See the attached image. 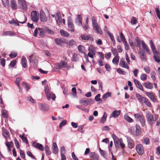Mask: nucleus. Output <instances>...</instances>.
Listing matches in <instances>:
<instances>
[{
  "label": "nucleus",
  "instance_id": "nucleus-49",
  "mask_svg": "<svg viewBox=\"0 0 160 160\" xmlns=\"http://www.w3.org/2000/svg\"><path fill=\"white\" fill-rule=\"evenodd\" d=\"M55 19L56 22L58 24H60L62 23V19L61 16L59 17H56Z\"/></svg>",
  "mask_w": 160,
  "mask_h": 160
},
{
  "label": "nucleus",
  "instance_id": "nucleus-14",
  "mask_svg": "<svg viewBox=\"0 0 160 160\" xmlns=\"http://www.w3.org/2000/svg\"><path fill=\"white\" fill-rule=\"evenodd\" d=\"M26 21V20H25L24 22H20L18 21V20H15L14 19H12V20L10 21H9L8 22L9 23L11 24H14L17 26H19V23H22V24H23L25 23Z\"/></svg>",
  "mask_w": 160,
  "mask_h": 160
},
{
  "label": "nucleus",
  "instance_id": "nucleus-47",
  "mask_svg": "<svg viewBox=\"0 0 160 160\" xmlns=\"http://www.w3.org/2000/svg\"><path fill=\"white\" fill-rule=\"evenodd\" d=\"M45 32H47L48 34L51 35H53L54 34L53 31L52 30L50 29L47 27H45Z\"/></svg>",
  "mask_w": 160,
  "mask_h": 160
},
{
  "label": "nucleus",
  "instance_id": "nucleus-55",
  "mask_svg": "<svg viewBox=\"0 0 160 160\" xmlns=\"http://www.w3.org/2000/svg\"><path fill=\"white\" fill-rule=\"evenodd\" d=\"M149 43L152 50H156V48L152 41V40H150Z\"/></svg>",
  "mask_w": 160,
  "mask_h": 160
},
{
  "label": "nucleus",
  "instance_id": "nucleus-61",
  "mask_svg": "<svg viewBox=\"0 0 160 160\" xmlns=\"http://www.w3.org/2000/svg\"><path fill=\"white\" fill-rule=\"evenodd\" d=\"M67 122V120H63L59 124V128H61L62 126L65 125Z\"/></svg>",
  "mask_w": 160,
  "mask_h": 160
},
{
  "label": "nucleus",
  "instance_id": "nucleus-29",
  "mask_svg": "<svg viewBox=\"0 0 160 160\" xmlns=\"http://www.w3.org/2000/svg\"><path fill=\"white\" fill-rule=\"evenodd\" d=\"M39 32V35L40 37L41 38H43L44 37L45 35V27L44 28H38Z\"/></svg>",
  "mask_w": 160,
  "mask_h": 160
},
{
  "label": "nucleus",
  "instance_id": "nucleus-27",
  "mask_svg": "<svg viewBox=\"0 0 160 160\" xmlns=\"http://www.w3.org/2000/svg\"><path fill=\"white\" fill-rule=\"evenodd\" d=\"M54 41L55 43L58 45H61L63 43H67L62 39L61 38H56Z\"/></svg>",
  "mask_w": 160,
  "mask_h": 160
},
{
  "label": "nucleus",
  "instance_id": "nucleus-13",
  "mask_svg": "<svg viewBox=\"0 0 160 160\" xmlns=\"http://www.w3.org/2000/svg\"><path fill=\"white\" fill-rule=\"evenodd\" d=\"M142 42V41H141L138 37H136L134 40V43L135 46L137 48L140 47Z\"/></svg>",
  "mask_w": 160,
  "mask_h": 160
},
{
  "label": "nucleus",
  "instance_id": "nucleus-5",
  "mask_svg": "<svg viewBox=\"0 0 160 160\" xmlns=\"http://www.w3.org/2000/svg\"><path fill=\"white\" fill-rule=\"evenodd\" d=\"M31 16L32 21L34 22H37L39 17V14L38 12L36 11H32L31 12Z\"/></svg>",
  "mask_w": 160,
  "mask_h": 160
},
{
  "label": "nucleus",
  "instance_id": "nucleus-57",
  "mask_svg": "<svg viewBox=\"0 0 160 160\" xmlns=\"http://www.w3.org/2000/svg\"><path fill=\"white\" fill-rule=\"evenodd\" d=\"M72 61L76 62L78 60L77 58V55L76 54H74L71 59Z\"/></svg>",
  "mask_w": 160,
  "mask_h": 160
},
{
  "label": "nucleus",
  "instance_id": "nucleus-46",
  "mask_svg": "<svg viewBox=\"0 0 160 160\" xmlns=\"http://www.w3.org/2000/svg\"><path fill=\"white\" fill-rule=\"evenodd\" d=\"M16 61L15 60L12 61L8 65L9 68H13L16 65Z\"/></svg>",
  "mask_w": 160,
  "mask_h": 160
},
{
  "label": "nucleus",
  "instance_id": "nucleus-38",
  "mask_svg": "<svg viewBox=\"0 0 160 160\" xmlns=\"http://www.w3.org/2000/svg\"><path fill=\"white\" fill-rule=\"evenodd\" d=\"M24 135L25 134L23 133L22 135H20L19 136L22 139L23 142L26 144H28V140L26 137L24 136Z\"/></svg>",
  "mask_w": 160,
  "mask_h": 160
},
{
  "label": "nucleus",
  "instance_id": "nucleus-19",
  "mask_svg": "<svg viewBox=\"0 0 160 160\" xmlns=\"http://www.w3.org/2000/svg\"><path fill=\"white\" fill-rule=\"evenodd\" d=\"M10 3V6L12 9L13 10H16L18 6L16 0H11Z\"/></svg>",
  "mask_w": 160,
  "mask_h": 160
},
{
  "label": "nucleus",
  "instance_id": "nucleus-10",
  "mask_svg": "<svg viewBox=\"0 0 160 160\" xmlns=\"http://www.w3.org/2000/svg\"><path fill=\"white\" fill-rule=\"evenodd\" d=\"M40 19L41 22H45L47 20V18L44 11L41 9L40 12Z\"/></svg>",
  "mask_w": 160,
  "mask_h": 160
},
{
  "label": "nucleus",
  "instance_id": "nucleus-51",
  "mask_svg": "<svg viewBox=\"0 0 160 160\" xmlns=\"http://www.w3.org/2000/svg\"><path fill=\"white\" fill-rule=\"evenodd\" d=\"M117 72L118 73L122 74V75H125L126 74V72L123 71L122 70V69L120 68H118L117 69Z\"/></svg>",
  "mask_w": 160,
  "mask_h": 160
},
{
  "label": "nucleus",
  "instance_id": "nucleus-45",
  "mask_svg": "<svg viewBox=\"0 0 160 160\" xmlns=\"http://www.w3.org/2000/svg\"><path fill=\"white\" fill-rule=\"evenodd\" d=\"M140 78L143 81H146L147 78V74L145 73L142 74L140 75Z\"/></svg>",
  "mask_w": 160,
  "mask_h": 160
},
{
  "label": "nucleus",
  "instance_id": "nucleus-4",
  "mask_svg": "<svg viewBox=\"0 0 160 160\" xmlns=\"http://www.w3.org/2000/svg\"><path fill=\"white\" fill-rule=\"evenodd\" d=\"M93 100L92 99H88L86 98H83L79 100V103L82 105L85 106L90 105L93 103Z\"/></svg>",
  "mask_w": 160,
  "mask_h": 160
},
{
  "label": "nucleus",
  "instance_id": "nucleus-7",
  "mask_svg": "<svg viewBox=\"0 0 160 160\" xmlns=\"http://www.w3.org/2000/svg\"><path fill=\"white\" fill-rule=\"evenodd\" d=\"M128 143V147L130 149L133 148L135 146V143L134 141L131 138L128 136H126Z\"/></svg>",
  "mask_w": 160,
  "mask_h": 160
},
{
  "label": "nucleus",
  "instance_id": "nucleus-36",
  "mask_svg": "<svg viewBox=\"0 0 160 160\" xmlns=\"http://www.w3.org/2000/svg\"><path fill=\"white\" fill-rule=\"evenodd\" d=\"M111 93L110 92H108L106 93L105 94L103 95L102 98L104 100H106V99L109 97H111Z\"/></svg>",
  "mask_w": 160,
  "mask_h": 160
},
{
  "label": "nucleus",
  "instance_id": "nucleus-64",
  "mask_svg": "<svg viewBox=\"0 0 160 160\" xmlns=\"http://www.w3.org/2000/svg\"><path fill=\"white\" fill-rule=\"evenodd\" d=\"M143 142L144 144L146 145L150 143L149 139L148 138H145L143 140Z\"/></svg>",
  "mask_w": 160,
  "mask_h": 160
},
{
  "label": "nucleus",
  "instance_id": "nucleus-22",
  "mask_svg": "<svg viewBox=\"0 0 160 160\" xmlns=\"http://www.w3.org/2000/svg\"><path fill=\"white\" fill-rule=\"evenodd\" d=\"M136 97L137 98L138 100L142 103L143 104L146 98L143 97L141 95L136 94Z\"/></svg>",
  "mask_w": 160,
  "mask_h": 160
},
{
  "label": "nucleus",
  "instance_id": "nucleus-20",
  "mask_svg": "<svg viewBox=\"0 0 160 160\" xmlns=\"http://www.w3.org/2000/svg\"><path fill=\"white\" fill-rule=\"evenodd\" d=\"M81 37L83 40H89L91 41L93 40V38L92 37L86 34L82 35H81Z\"/></svg>",
  "mask_w": 160,
  "mask_h": 160
},
{
  "label": "nucleus",
  "instance_id": "nucleus-35",
  "mask_svg": "<svg viewBox=\"0 0 160 160\" xmlns=\"http://www.w3.org/2000/svg\"><path fill=\"white\" fill-rule=\"evenodd\" d=\"M2 113V116L4 118H8V111L2 109L1 111Z\"/></svg>",
  "mask_w": 160,
  "mask_h": 160
},
{
  "label": "nucleus",
  "instance_id": "nucleus-28",
  "mask_svg": "<svg viewBox=\"0 0 160 160\" xmlns=\"http://www.w3.org/2000/svg\"><path fill=\"white\" fill-rule=\"evenodd\" d=\"M154 55V58L155 61L158 63L160 62V59L159 57L158 56V52L157 51H153Z\"/></svg>",
  "mask_w": 160,
  "mask_h": 160
},
{
  "label": "nucleus",
  "instance_id": "nucleus-39",
  "mask_svg": "<svg viewBox=\"0 0 160 160\" xmlns=\"http://www.w3.org/2000/svg\"><path fill=\"white\" fill-rule=\"evenodd\" d=\"M107 114L105 112L104 113L103 116L102 118V119L101 121V122L102 123H104L106 121L107 117Z\"/></svg>",
  "mask_w": 160,
  "mask_h": 160
},
{
  "label": "nucleus",
  "instance_id": "nucleus-60",
  "mask_svg": "<svg viewBox=\"0 0 160 160\" xmlns=\"http://www.w3.org/2000/svg\"><path fill=\"white\" fill-rule=\"evenodd\" d=\"M17 55V53L14 52H12L10 54H9V57L12 58H14L16 57Z\"/></svg>",
  "mask_w": 160,
  "mask_h": 160
},
{
  "label": "nucleus",
  "instance_id": "nucleus-50",
  "mask_svg": "<svg viewBox=\"0 0 160 160\" xmlns=\"http://www.w3.org/2000/svg\"><path fill=\"white\" fill-rule=\"evenodd\" d=\"M141 44L142 45V47L144 50H148V46L143 41H142V42Z\"/></svg>",
  "mask_w": 160,
  "mask_h": 160
},
{
  "label": "nucleus",
  "instance_id": "nucleus-31",
  "mask_svg": "<svg viewBox=\"0 0 160 160\" xmlns=\"http://www.w3.org/2000/svg\"><path fill=\"white\" fill-rule=\"evenodd\" d=\"M21 64L22 66L24 68H26L27 67V60L26 59L23 57H22V58L21 61Z\"/></svg>",
  "mask_w": 160,
  "mask_h": 160
},
{
  "label": "nucleus",
  "instance_id": "nucleus-42",
  "mask_svg": "<svg viewBox=\"0 0 160 160\" xmlns=\"http://www.w3.org/2000/svg\"><path fill=\"white\" fill-rule=\"evenodd\" d=\"M44 91L46 95H47L48 97L49 98V93L51 92H50L49 88L48 86H45Z\"/></svg>",
  "mask_w": 160,
  "mask_h": 160
},
{
  "label": "nucleus",
  "instance_id": "nucleus-44",
  "mask_svg": "<svg viewBox=\"0 0 160 160\" xmlns=\"http://www.w3.org/2000/svg\"><path fill=\"white\" fill-rule=\"evenodd\" d=\"M45 152L47 155H49L51 154V151L49 150V147L47 145H46L45 147Z\"/></svg>",
  "mask_w": 160,
  "mask_h": 160
},
{
  "label": "nucleus",
  "instance_id": "nucleus-62",
  "mask_svg": "<svg viewBox=\"0 0 160 160\" xmlns=\"http://www.w3.org/2000/svg\"><path fill=\"white\" fill-rule=\"evenodd\" d=\"M27 155L32 159H36L32 155L31 152L30 151H28L26 152Z\"/></svg>",
  "mask_w": 160,
  "mask_h": 160
},
{
  "label": "nucleus",
  "instance_id": "nucleus-32",
  "mask_svg": "<svg viewBox=\"0 0 160 160\" xmlns=\"http://www.w3.org/2000/svg\"><path fill=\"white\" fill-rule=\"evenodd\" d=\"M2 4L4 7L8 8L9 6V0H2Z\"/></svg>",
  "mask_w": 160,
  "mask_h": 160
},
{
  "label": "nucleus",
  "instance_id": "nucleus-1",
  "mask_svg": "<svg viewBox=\"0 0 160 160\" xmlns=\"http://www.w3.org/2000/svg\"><path fill=\"white\" fill-rule=\"evenodd\" d=\"M92 22L94 31L96 33L102 35L103 34L100 25L97 23L95 17L93 16L92 17Z\"/></svg>",
  "mask_w": 160,
  "mask_h": 160
},
{
  "label": "nucleus",
  "instance_id": "nucleus-17",
  "mask_svg": "<svg viewBox=\"0 0 160 160\" xmlns=\"http://www.w3.org/2000/svg\"><path fill=\"white\" fill-rule=\"evenodd\" d=\"M89 156L92 160H98L99 157L97 154L94 152H91Z\"/></svg>",
  "mask_w": 160,
  "mask_h": 160
},
{
  "label": "nucleus",
  "instance_id": "nucleus-24",
  "mask_svg": "<svg viewBox=\"0 0 160 160\" xmlns=\"http://www.w3.org/2000/svg\"><path fill=\"white\" fill-rule=\"evenodd\" d=\"M49 98H48L47 95H46L47 99L48 101L49 100L51 99H52L53 101H55V98H56V96L55 94L54 93L52 92H51L49 93Z\"/></svg>",
  "mask_w": 160,
  "mask_h": 160
},
{
  "label": "nucleus",
  "instance_id": "nucleus-21",
  "mask_svg": "<svg viewBox=\"0 0 160 160\" xmlns=\"http://www.w3.org/2000/svg\"><path fill=\"white\" fill-rule=\"evenodd\" d=\"M121 113L120 110H114L110 115L111 117L116 118L119 116Z\"/></svg>",
  "mask_w": 160,
  "mask_h": 160
},
{
  "label": "nucleus",
  "instance_id": "nucleus-2",
  "mask_svg": "<svg viewBox=\"0 0 160 160\" xmlns=\"http://www.w3.org/2000/svg\"><path fill=\"white\" fill-rule=\"evenodd\" d=\"M158 115L156 114H152L151 112H148L146 114V118L147 121L150 125H152L154 122L156 121L158 118Z\"/></svg>",
  "mask_w": 160,
  "mask_h": 160
},
{
  "label": "nucleus",
  "instance_id": "nucleus-8",
  "mask_svg": "<svg viewBox=\"0 0 160 160\" xmlns=\"http://www.w3.org/2000/svg\"><path fill=\"white\" fill-rule=\"evenodd\" d=\"M136 148L137 152L139 155H142L144 153V150L142 144H137Z\"/></svg>",
  "mask_w": 160,
  "mask_h": 160
},
{
  "label": "nucleus",
  "instance_id": "nucleus-56",
  "mask_svg": "<svg viewBox=\"0 0 160 160\" xmlns=\"http://www.w3.org/2000/svg\"><path fill=\"white\" fill-rule=\"evenodd\" d=\"M27 98L28 100L33 103H36L35 100L33 99L31 96L28 97Z\"/></svg>",
  "mask_w": 160,
  "mask_h": 160
},
{
  "label": "nucleus",
  "instance_id": "nucleus-23",
  "mask_svg": "<svg viewBox=\"0 0 160 160\" xmlns=\"http://www.w3.org/2000/svg\"><path fill=\"white\" fill-rule=\"evenodd\" d=\"M146 95L153 102L156 101V99L153 95V93L152 92H146Z\"/></svg>",
  "mask_w": 160,
  "mask_h": 160
},
{
  "label": "nucleus",
  "instance_id": "nucleus-11",
  "mask_svg": "<svg viewBox=\"0 0 160 160\" xmlns=\"http://www.w3.org/2000/svg\"><path fill=\"white\" fill-rule=\"evenodd\" d=\"M32 146L34 148H38L41 151L44 150V148L42 145L41 144L34 142L32 144Z\"/></svg>",
  "mask_w": 160,
  "mask_h": 160
},
{
  "label": "nucleus",
  "instance_id": "nucleus-59",
  "mask_svg": "<svg viewBox=\"0 0 160 160\" xmlns=\"http://www.w3.org/2000/svg\"><path fill=\"white\" fill-rule=\"evenodd\" d=\"M60 64L61 65V67L62 68H66L67 66V62L63 61H61Z\"/></svg>",
  "mask_w": 160,
  "mask_h": 160
},
{
  "label": "nucleus",
  "instance_id": "nucleus-37",
  "mask_svg": "<svg viewBox=\"0 0 160 160\" xmlns=\"http://www.w3.org/2000/svg\"><path fill=\"white\" fill-rule=\"evenodd\" d=\"M125 119L129 122L131 123L133 122V120L128 115L125 114L124 116Z\"/></svg>",
  "mask_w": 160,
  "mask_h": 160
},
{
  "label": "nucleus",
  "instance_id": "nucleus-9",
  "mask_svg": "<svg viewBox=\"0 0 160 160\" xmlns=\"http://www.w3.org/2000/svg\"><path fill=\"white\" fill-rule=\"evenodd\" d=\"M33 56V55H31L28 58L29 62L30 63L32 62V63L33 64L34 67L36 68L38 66V60L37 58H35L33 59V60H32Z\"/></svg>",
  "mask_w": 160,
  "mask_h": 160
},
{
  "label": "nucleus",
  "instance_id": "nucleus-18",
  "mask_svg": "<svg viewBox=\"0 0 160 160\" xmlns=\"http://www.w3.org/2000/svg\"><path fill=\"white\" fill-rule=\"evenodd\" d=\"M52 152L55 154H57L58 152V149L56 142L53 143L52 146Z\"/></svg>",
  "mask_w": 160,
  "mask_h": 160
},
{
  "label": "nucleus",
  "instance_id": "nucleus-58",
  "mask_svg": "<svg viewBox=\"0 0 160 160\" xmlns=\"http://www.w3.org/2000/svg\"><path fill=\"white\" fill-rule=\"evenodd\" d=\"M112 62L113 63L118 64L119 62V58L118 57H115L113 59Z\"/></svg>",
  "mask_w": 160,
  "mask_h": 160
},
{
  "label": "nucleus",
  "instance_id": "nucleus-6",
  "mask_svg": "<svg viewBox=\"0 0 160 160\" xmlns=\"http://www.w3.org/2000/svg\"><path fill=\"white\" fill-rule=\"evenodd\" d=\"M68 29L71 32L74 31V26L72 20L70 17H68Z\"/></svg>",
  "mask_w": 160,
  "mask_h": 160
},
{
  "label": "nucleus",
  "instance_id": "nucleus-40",
  "mask_svg": "<svg viewBox=\"0 0 160 160\" xmlns=\"http://www.w3.org/2000/svg\"><path fill=\"white\" fill-rule=\"evenodd\" d=\"M19 4L21 6L23 9L25 10L27 9V6L26 4V2L25 1L21 2Z\"/></svg>",
  "mask_w": 160,
  "mask_h": 160
},
{
  "label": "nucleus",
  "instance_id": "nucleus-12",
  "mask_svg": "<svg viewBox=\"0 0 160 160\" xmlns=\"http://www.w3.org/2000/svg\"><path fill=\"white\" fill-rule=\"evenodd\" d=\"M134 82L137 88L142 91H144L142 86L138 80L134 79Z\"/></svg>",
  "mask_w": 160,
  "mask_h": 160
},
{
  "label": "nucleus",
  "instance_id": "nucleus-3",
  "mask_svg": "<svg viewBox=\"0 0 160 160\" xmlns=\"http://www.w3.org/2000/svg\"><path fill=\"white\" fill-rule=\"evenodd\" d=\"M136 121L137 122H140L142 127H144L145 125V121L144 117L142 113L141 114L135 113L134 114Z\"/></svg>",
  "mask_w": 160,
  "mask_h": 160
},
{
  "label": "nucleus",
  "instance_id": "nucleus-48",
  "mask_svg": "<svg viewBox=\"0 0 160 160\" xmlns=\"http://www.w3.org/2000/svg\"><path fill=\"white\" fill-rule=\"evenodd\" d=\"M144 103L145 105L148 106V107H151L152 106L149 100L147 98H146L145 100Z\"/></svg>",
  "mask_w": 160,
  "mask_h": 160
},
{
  "label": "nucleus",
  "instance_id": "nucleus-30",
  "mask_svg": "<svg viewBox=\"0 0 160 160\" xmlns=\"http://www.w3.org/2000/svg\"><path fill=\"white\" fill-rule=\"evenodd\" d=\"M139 54L141 59L145 61L146 60V55L145 53V51H139Z\"/></svg>",
  "mask_w": 160,
  "mask_h": 160
},
{
  "label": "nucleus",
  "instance_id": "nucleus-25",
  "mask_svg": "<svg viewBox=\"0 0 160 160\" xmlns=\"http://www.w3.org/2000/svg\"><path fill=\"white\" fill-rule=\"evenodd\" d=\"M143 85L146 88L148 89H151L153 87L152 83L148 81L143 83Z\"/></svg>",
  "mask_w": 160,
  "mask_h": 160
},
{
  "label": "nucleus",
  "instance_id": "nucleus-52",
  "mask_svg": "<svg viewBox=\"0 0 160 160\" xmlns=\"http://www.w3.org/2000/svg\"><path fill=\"white\" fill-rule=\"evenodd\" d=\"M119 143L120 145L122 148L123 150L124 149L125 147V144L123 143V140L122 138H119Z\"/></svg>",
  "mask_w": 160,
  "mask_h": 160
},
{
  "label": "nucleus",
  "instance_id": "nucleus-34",
  "mask_svg": "<svg viewBox=\"0 0 160 160\" xmlns=\"http://www.w3.org/2000/svg\"><path fill=\"white\" fill-rule=\"evenodd\" d=\"M136 135L138 136L139 135V134L141 132V129L140 126L138 124H136Z\"/></svg>",
  "mask_w": 160,
  "mask_h": 160
},
{
  "label": "nucleus",
  "instance_id": "nucleus-63",
  "mask_svg": "<svg viewBox=\"0 0 160 160\" xmlns=\"http://www.w3.org/2000/svg\"><path fill=\"white\" fill-rule=\"evenodd\" d=\"M157 16L158 18L160 20V11L158 8H156L155 9Z\"/></svg>",
  "mask_w": 160,
  "mask_h": 160
},
{
  "label": "nucleus",
  "instance_id": "nucleus-43",
  "mask_svg": "<svg viewBox=\"0 0 160 160\" xmlns=\"http://www.w3.org/2000/svg\"><path fill=\"white\" fill-rule=\"evenodd\" d=\"M96 51H89L88 53V56L90 58H93V56L95 54Z\"/></svg>",
  "mask_w": 160,
  "mask_h": 160
},
{
  "label": "nucleus",
  "instance_id": "nucleus-53",
  "mask_svg": "<svg viewBox=\"0 0 160 160\" xmlns=\"http://www.w3.org/2000/svg\"><path fill=\"white\" fill-rule=\"evenodd\" d=\"M75 42L74 40H72L68 43V45L70 47H72L75 45Z\"/></svg>",
  "mask_w": 160,
  "mask_h": 160
},
{
  "label": "nucleus",
  "instance_id": "nucleus-41",
  "mask_svg": "<svg viewBox=\"0 0 160 160\" xmlns=\"http://www.w3.org/2000/svg\"><path fill=\"white\" fill-rule=\"evenodd\" d=\"M8 131L6 129H4L3 130V135L4 137L6 138L7 139L8 137Z\"/></svg>",
  "mask_w": 160,
  "mask_h": 160
},
{
  "label": "nucleus",
  "instance_id": "nucleus-33",
  "mask_svg": "<svg viewBox=\"0 0 160 160\" xmlns=\"http://www.w3.org/2000/svg\"><path fill=\"white\" fill-rule=\"evenodd\" d=\"M60 32L62 36L65 37H67L69 35V33L68 32L63 30H61L60 31Z\"/></svg>",
  "mask_w": 160,
  "mask_h": 160
},
{
  "label": "nucleus",
  "instance_id": "nucleus-54",
  "mask_svg": "<svg viewBox=\"0 0 160 160\" xmlns=\"http://www.w3.org/2000/svg\"><path fill=\"white\" fill-rule=\"evenodd\" d=\"M76 107L82 111H84L86 112H88V110L87 109H85L84 107H82L81 105H77Z\"/></svg>",
  "mask_w": 160,
  "mask_h": 160
},
{
  "label": "nucleus",
  "instance_id": "nucleus-15",
  "mask_svg": "<svg viewBox=\"0 0 160 160\" xmlns=\"http://www.w3.org/2000/svg\"><path fill=\"white\" fill-rule=\"evenodd\" d=\"M75 23L78 26H81L82 25V18L80 15H78L75 21Z\"/></svg>",
  "mask_w": 160,
  "mask_h": 160
},
{
  "label": "nucleus",
  "instance_id": "nucleus-16",
  "mask_svg": "<svg viewBox=\"0 0 160 160\" xmlns=\"http://www.w3.org/2000/svg\"><path fill=\"white\" fill-rule=\"evenodd\" d=\"M40 109L43 112L49 110V107L47 104H41L40 105Z\"/></svg>",
  "mask_w": 160,
  "mask_h": 160
},
{
  "label": "nucleus",
  "instance_id": "nucleus-26",
  "mask_svg": "<svg viewBox=\"0 0 160 160\" xmlns=\"http://www.w3.org/2000/svg\"><path fill=\"white\" fill-rule=\"evenodd\" d=\"M119 64L122 68H126L127 69L129 68V67L128 64L124 61L121 60L120 61Z\"/></svg>",
  "mask_w": 160,
  "mask_h": 160
}]
</instances>
